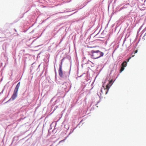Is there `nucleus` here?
Segmentation results:
<instances>
[{"instance_id": "obj_2", "label": "nucleus", "mask_w": 146, "mask_h": 146, "mask_svg": "<svg viewBox=\"0 0 146 146\" xmlns=\"http://www.w3.org/2000/svg\"><path fill=\"white\" fill-rule=\"evenodd\" d=\"M18 90V83L17 84L15 88L13 96H12L11 99L13 100H14L17 96V92Z\"/></svg>"}, {"instance_id": "obj_7", "label": "nucleus", "mask_w": 146, "mask_h": 146, "mask_svg": "<svg viewBox=\"0 0 146 146\" xmlns=\"http://www.w3.org/2000/svg\"><path fill=\"white\" fill-rule=\"evenodd\" d=\"M127 62L125 61L123 62L122 64L121 65L124 67H126L127 66Z\"/></svg>"}, {"instance_id": "obj_1", "label": "nucleus", "mask_w": 146, "mask_h": 146, "mask_svg": "<svg viewBox=\"0 0 146 146\" xmlns=\"http://www.w3.org/2000/svg\"><path fill=\"white\" fill-rule=\"evenodd\" d=\"M91 53H92V57L93 59L98 58L104 55V53L100 52L99 50H92L91 51Z\"/></svg>"}, {"instance_id": "obj_9", "label": "nucleus", "mask_w": 146, "mask_h": 146, "mask_svg": "<svg viewBox=\"0 0 146 146\" xmlns=\"http://www.w3.org/2000/svg\"><path fill=\"white\" fill-rule=\"evenodd\" d=\"M134 55H133L132 57H130L129 58L127 59V62H129V60H130L132 57H134Z\"/></svg>"}, {"instance_id": "obj_4", "label": "nucleus", "mask_w": 146, "mask_h": 146, "mask_svg": "<svg viewBox=\"0 0 146 146\" xmlns=\"http://www.w3.org/2000/svg\"><path fill=\"white\" fill-rule=\"evenodd\" d=\"M62 62H61V64L60 65L59 68L58 70V73L60 76L61 78H63L64 73L62 70Z\"/></svg>"}, {"instance_id": "obj_10", "label": "nucleus", "mask_w": 146, "mask_h": 146, "mask_svg": "<svg viewBox=\"0 0 146 146\" xmlns=\"http://www.w3.org/2000/svg\"><path fill=\"white\" fill-rule=\"evenodd\" d=\"M137 51H138L137 50H135V52L134 54H135L136 53H137Z\"/></svg>"}, {"instance_id": "obj_8", "label": "nucleus", "mask_w": 146, "mask_h": 146, "mask_svg": "<svg viewBox=\"0 0 146 146\" xmlns=\"http://www.w3.org/2000/svg\"><path fill=\"white\" fill-rule=\"evenodd\" d=\"M125 67H124L123 66H122L121 67V69L120 70V72H122V71H123V70L124 69Z\"/></svg>"}, {"instance_id": "obj_3", "label": "nucleus", "mask_w": 146, "mask_h": 146, "mask_svg": "<svg viewBox=\"0 0 146 146\" xmlns=\"http://www.w3.org/2000/svg\"><path fill=\"white\" fill-rule=\"evenodd\" d=\"M113 80H111L109 82L108 84H107L106 86V88H104V90L105 91V94H107L108 91L109 90L110 88V86L112 85V84Z\"/></svg>"}, {"instance_id": "obj_11", "label": "nucleus", "mask_w": 146, "mask_h": 146, "mask_svg": "<svg viewBox=\"0 0 146 146\" xmlns=\"http://www.w3.org/2000/svg\"><path fill=\"white\" fill-rule=\"evenodd\" d=\"M19 84H20V82H19Z\"/></svg>"}, {"instance_id": "obj_6", "label": "nucleus", "mask_w": 146, "mask_h": 146, "mask_svg": "<svg viewBox=\"0 0 146 146\" xmlns=\"http://www.w3.org/2000/svg\"><path fill=\"white\" fill-rule=\"evenodd\" d=\"M100 92H101V93H100V96H101L102 94H103L104 93H105V94H105V92H106L105 91H104V89L103 90L102 88L101 89Z\"/></svg>"}, {"instance_id": "obj_5", "label": "nucleus", "mask_w": 146, "mask_h": 146, "mask_svg": "<svg viewBox=\"0 0 146 146\" xmlns=\"http://www.w3.org/2000/svg\"><path fill=\"white\" fill-rule=\"evenodd\" d=\"M69 73L68 72H64L63 77L68 78L69 77Z\"/></svg>"}]
</instances>
